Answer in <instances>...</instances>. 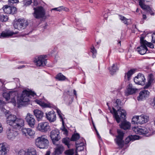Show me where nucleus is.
<instances>
[{"label": "nucleus", "mask_w": 155, "mask_h": 155, "mask_svg": "<svg viewBox=\"0 0 155 155\" xmlns=\"http://www.w3.org/2000/svg\"><path fill=\"white\" fill-rule=\"evenodd\" d=\"M6 122L7 124L12 127L14 125L17 117L14 115L10 114L9 115H6Z\"/></svg>", "instance_id": "a211bd4d"}, {"label": "nucleus", "mask_w": 155, "mask_h": 155, "mask_svg": "<svg viewBox=\"0 0 155 155\" xmlns=\"http://www.w3.org/2000/svg\"><path fill=\"white\" fill-rule=\"evenodd\" d=\"M120 19L124 24L127 25L129 24V21H130V19H127L124 16H120Z\"/></svg>", "instance_id": "c9c22d12"}, {"label": "nucleus", "mask_w": 155, "mask_h": 155, "mask_svg": "<svg viewBox=\"0 0 155 155\" xmlns=\"http://www.w3.org/2000/svg\"><path fill=\"white\" fill-rule=\"evenodd\" d=\"M34 12L33 13L35 18L37 19L43 18L46 14L45 9L42 6L33 7Z\"/></svg>", "instance_id": "7ed1b4c3"}, {"label": "nucleus", "mask_w": 155, "mask_h": 155, "mask_svg": "<svg viewBox=\"0 0 155 155\" xmlns=\"http://www.w3.org/2000/svg\"><path fill=\"white\" fill-rule=\"evenodd\" d=\"M3 96L6 101H8L10 97V94L9 93H5L3 94Z\"/></svg>", "instance_id": "a19ab883"}, {"label": "nucleus", "mask_w": 155, "mask_h": 155, "mask_svg": "<svg viewBox=\"0 0 155 155\" xmlns=\"http://www.w3.org/2000/svg\"><path fill=\"white\" fill-rule=\"evenodd\" d=\"M34 5L35 6H37L38 5V3L37 1H34L33 3Z\"/></svg>", "instance_id": "052dcab7"}, {"label": "nucleus", "mask_w": 155, "mask_h": 155, "mask_svg": "<svg viewBox=\"0 0 155 155\" xmlns=\"http://www.w3.org/2000/svg\"><path fill=\"white\" fill-rule=\"evenodd\" d=\"M35 93L29 90H24L20 97L18 98V101L20 103L22 102H27L30 101V96L34 97Z\"/></svg>", "instance_id": "f03ea898"}, {"label": "nucleus", "mask_w": 155, "mask_h": 155, "mask_svg": "<svg viewBox=\"0 0 155 155\" xmlns=\"http://www.w3.org/2000/svg\"><path fill=\"white\" fill-rule=\"evenodd\" d=\"M35 102L44 108L53 107V105L43 99L36 100L35 101Z\"/></svg>", "instance_id": "f3484780"}, {"label": "nucleus", "mask_w": 155, "mask_h": 155, "mask_svg": "<svg viewBox=\"0 0 155 155\" xmlns=\"http://www.w3.org/2000/svg\"><path fill=\"white\" fill-rule=\"evenodd\" d=\"M139 5L143 9L149 11L151 10L150 7L145 5L142 2H139Z\"/></svg>", "instance_id": "72a5a7b5"}, {"label": "nucleus", "mask_w": 155, "mask_h": 155, "mask_svg": "<svg viewBox=\"0 0 155 155\" xmlns=\"http://www.w3.org/2000/svg\"><path fill=\"white\" fill-rule=\"evenodd\" d=\"M3 131V128L1 123L0 122V133H2Z\"/></svg>", "instance_id": "13d9d810"}, {"label": "nucleus", "mask_w": 155, "mask_h": 155, "mask_svg": "<svg viewBox=\"0 0 155 155\" xmlns=\"http://www.w3.org/2000/svg\"><path fill=\"white\" fill-rule=\"evenodd\" d=\"M34 114L38 121L42 120L44 116V113L38 109H35L33 111Z\"/></svg>", "instance_id": "b1692460"}, {"label": "nucleus", "mask_w": 155, "mask_h": 155, "mask_svg": "<svg viewBox=\"0 0 155 155\" xmlns=\"http://www.w3.org/2000/svg\"><path fill=\"white\" fill-rule=\"evenodd\" d=\"M154 80L153 76L152 74H150L149 75V78L148 80V82L147 84L145 86L144 88H148L149 87L151 83L153 82Z\"/></svg>", "instance_id": "c756f323"}, {"label": "nucleus", "mask_w": 155, "mask_h": 155, "mask_svg": "<svg viewBox=\"0 0 155 155\" xmlns=\"http://www.w3.org/2000/svg\"><path fill=\"white\" fill-rule=\"evenodd\" d=\"M131 141H132V139L131 135L129 136L125 139V142L126 143H128Z\"/></svg>", "instance_id": "09e8293b"}, {"label": "nucleus", "mask_w": 155, "mask_h": 155, "mask_svg": "<svg viewBox=\"0 0 155 155\" xmlns=\"http://www.w3.org/2000/svg\"><path fill=\"white\" fill-rule=\"evenodd\" d=\"M142 41L144 45H145L146 46H148L151 48H154V46L152 43H149L146 41L144 40L143 38L142 39Z\"/></svg>", "instance_id": "58836bf2"}, {"label": "nucleus", "mask_w": 155, "mask_h": 155, "mask_svg": "<svg viewBox=\"0 0 155 155\" xmlns=\"http://www.w3.org/2000/svg\"><path fill=\"white\" fill-rule=\"evenodd\" d=\"M49 143L47 136L44 135L38 137L35 139V144L40 149H44L48 147Z\"/></svg>", "instance_id": "f257e3e1"}, {"label": "nucleus", "mask_w": 155, "mask_h": 155, "mask_svg": "<svg viewBox=\"0 0 155 155\" xmlns=\"http://www.w3.org/2000/svg\"><path fill=\"white\" fill-rule=\"evenodd\" d=\"M56 111L57 112L61 119V120L62 121V124H63V125L64 126V121L63 117L64 115L61 114V111L58 109H57Z\"/></svg>", "instance_id": "f704fd0d"}, {"label": "nucleus", "mask_w": 155, "mask_h": 155, "mask_svg": "<svg viewBox=\"0 0 155 155\" xmlns=\"http://www.w3.org/2000/svg\"><path fill=\"white\" fill-rule=\"evenodd\" d=\"M149 91L147 90L142 91L140 92L139 95L137 97L138 100L140 101L146 98L149 96Z\"/></svg>", "instance_id": "5701e85b"}, {"label": "nucleus", "mask_w": 155, "mask_h": 155, "mask_svg": "<svg viewBox=\"0 0 155 155\" xmlns=\"http://www.w3.org/2000/svg\"><path fill=\"white\" fill-rule=\"evenodd\" d=\"M63 6H60L58 7V11L61 12L63 10Z\"/></svg>", "instance_id": "4d7b16f0"}, {"label": "nucleus", "mask_w": 155, "mask_h": 155, "mask_svg": "<svg viewBox=\"0 0 155 155\" xmlns=\"http://www.w3.org/2000/svg\"><path fill=\"white\" fill-rule=\"evenodd\" d=\"M94 128L95 129V130L96 132V133H97V134L98 136V137L99 138V139H101V137L100 136L97 129H96V127H95L94 126Z\"/></svg>", "instance_id": "6e6d98bb"}, {"label": "nucleus", "mask_w": 155, "mask_h": 155, "mask_svg": "<svg viewBox=\"0 0 155 155\" xmlns=\"http://www.w3.org/2000/svg\"><path fill=\"white\" fill-rule=\"evenodd\" d=\"M131 136L132 139V141H133L136 140H138L139 138V137L137 135H134L133 136L131 135Z\"/></svg>", "instance_id": "3c124183"}, {"label": "nucleus", "mask_w": 155, "mask_h": 155, "mask_svg": "<svg viewBox=\"0 0 155 155\" xmlns=\"http://www.w3.org/2000/svg\"><path fill=\"white\" fill-rule=\"evenodd\" d=\"M46 57V55H43L36 57L34 60V62L36 63L37 66H44L47 63L46 59H45Z\"/></svg>", "instance_id": "1a4fd4ad"}, {"label": "nucleus", "mask_w": 155, "mask_h": 155, "mask_svg": "<svg viewBox=\"0 0 155 155\" xmlns=\"http://www.w3.org/2000/svg\"><path fill=\"white\" fill-rule=\"evenodd\" d=\"M6 133L8 138L11 140H14L18 134L16 129L12 127H9L7 130Z\"/></svg>", "instance_id": "0eeeda50"}, {"label": "nucleus", "mask_w": 155, "mask_h": 155, "mask_svg": "<svg viewBox=\"0 0 155 155\" xmlns=\"http://www.w3.org/2000/svg\"><path fill=\"white\" fill-rule=\"evenodd\" d=\"M74 91V94L75 95H76L77 93H76V91L75 90H74V91Z\"/></svg>", "instance_id": "774afa93"}, {"label": "nucleus", "mask_w": 155, "mask_h": 155, "mask_svg": "<svg viewBox=\"0 0 155 155\" xmlns=\"http://www.w3.org/2000/svg\"><path fill=\"white\" fill-rule=\"evenodd\" d=\"M91 52L93 53V58H95L96 57V55L97 54V51L94 47L91 48Z\"/></svg>", "instance_id": "a18cd8bd"}, {"label": "nucleus", "mask_w": 155, "mask_h": 155, "mask_svg": "<svg viewBox=\"0 0 155 155\" xmlns=\"http://www.w3.org/2000/svg\"><path fill=\"white\" fill-rule=\"evenodd\" d=\"M28 25L27 20L24 19H19L14 22L13 25L15 28L22 30L25 28Z\"/></svg>", "instance_id": "39448f33"}, {"label": "nucleus", "mask_w": 155, "mask_h": 155, "mask_svg": "<svg viewBox=\"0 0 155 155\" xmlns=\"http://www.w3.org/2000/svg\"><path fill=\"white\" fill-rule=\"evenodd\" d=\"M23 3L25 5H28L31 4L32 2L31 0H24Z\"/></svg>", "instance_id": "49530a36"}, {"label": "nucleus", "mask_w": 155, "mask_h": 155, "mask_svg": "<svg viewBox=\"0 0 155 155\" xmlns=\"http://www.w3.org/2000/svg\"><path fill=\"white\" fill-rule=\"evenodd\" d=\"M55 78L58 80L61 81H64L67 79L65 76L60 73H58L56 76Z\"/></svg>", "instance_id": "473e14b6"}, {"label": "nucleus", "mask_w": 155, "mask_h": 155, "mask_svg": "<svg viewBox=\"0 0 155 155\" xmlns=\"http://www.w3.org/2000/svg\"><path fill=\"white\" fill-rule=\"evenodd\" d=\"M152 131L150 129H148L146 127H143L140 128L139 134H148L147 136H150L152 134Z\"/></svg>", "instance_id": "a878e982"}, {"label": "nucleus", "mask_w": 155, "mask_h": 155, "mask_svg": "<svg viewBox=\"0 0 155 155\" xmlns=\"http://www.w3.org/2000/svg\"><path fill=\"white\" fill-rule=\"evenodd\" d=\"M22 135L24 136H29L31 138L33 137L35 133L34 130L31 128H22L21 130Z\"/></svg>", "instance_id": "ddd939ff"}, {"label": "nucleus", "mask_w": 155, "mask_h": 155, "mask_svg": "<svg viewBox=\"0 0 155 155\" xmlns=\"http://www.w3.org/2000/svg\"><path fill=\"white\" fill-rule=\"evenodd\" d=\"M110 71L111 74H113L118 70V67L117 64H113L111 68H110Z\"/></svg>", "instance_id": "2f4dec72"}, {"label": "nucleus", "mask_w": 155, "mask_h": 155, "mask_svg": "<svg viewBox=\"0 0 155 155\" xmlns=\"http://www.w3.org/2000/svg\"><path fill=\"white\" fill-rule=\"evenodd\" d=\"M74 153V150L73 149L68 150L65 151V153L68 155H73Z\"/></svg>", "instance_id": "79ce46f5"}, {"label": "nucleus", "mask_w": 155, "mask_h": 155, "mask_svg": "<svg viewBox=\"0 0 155 155\" xmlns=\"http://www.w3.org/2000/svg\"><path fill=\"white\" fill-rule=\"evenodd\" d=\"M147 18V16L146 15H143V19L145 20Z\"/></svg>", "instance_id": "0e129e2a"}, {"label": "nucleus", "mask_w": 155, "mask_h": 155, "mask_svg": "<svg viewBox=\"0 0 155 155\" xmlns=\"http://www.w3.org/2000/svg\"><path fill=\"white\" fill-rule=\"evenodd\" d=\"M120 127L124 130L128 129L130 127V124L126 121H124L120 125Z\"/></svg>", "instance_id": "bb28decb"}, {"label": "nucleus", "mask_w": 155, "mask_h": 155, "mask_svg": "<svg viewBox=\"0 0 155 155\" xmlns=\"http://www.w3.org/2000/svg\"><path fill=\"white\" fill-rule=\"evenodd\" d=\"M25 120L30 127L31 128L34 127L36 120L33 115L29 113H28L25 117Z\"/></svg>", "instance_id": "6e6552de"}, {"label": "nucleus", "mask_w": 155, "mask_h": 155, "mask_svg": "<svg viewBox=\"0 0 155 155\" xmlns=\"http://www.w3.org/2000/svg\"><path fill=\"white\" fill-rule=\"evenodd\" d=\"M26 150L21 149L18 152V155H26Z\"/></svg>", "instance_id": "37998d69"}, {"label": "nucleus", "mask_w": 155, "mask_h": 155, "mask_svg": "<svg viewBox=\"0 0 155 155\" xmlns=\"http://www.w3.org/2000/svg\"><path fill=\"white\" fill-rule=\"evenodd\" d=\"M146 81L144 75L141 74H139L134 79V82L137 84L144 85Z\"/></svg>", "instance_id": "f8f14e48"}, {"label": "nucleus", "mask_w": 155, "mask_h": 155, "mask_svg": "<svg viewBox=\"0 0 155 155\" xmlns=\"http://www.w3.org/2000/svg\"><path fill=\"white\" fill-rule=\"evenodd\" d=\"M148 120L149 117L148 116L142 115L134 116L133 117L132 121L134 124H142L147 122Z\"/></svg>", "instance_id": "20e7f679"}, {"label": "nucleus", "mask_w": 155, "mask_h": 155, "mask_svg": "<svg viewBox=\"0 0 155 155\" xmlns=\"http://www.w3.org/2000/svg\"><path fill=\"white\" fill-rule=\"evenodd\" d=\"M137 89L134 87L132 84H130L127 86L126 89L125 91V95L128 96L130 95H132L135 94Z\"/></svg>", "instance_id": "4468645a"}, {"label": "nucleus", "mask_w": 155, "mask_h": 155, "mask_svg": "<svg viewBox=\"0 0 155 155\" xmlns=\"http://www.w3.org/2000/svg\"><path fill=\"white\" fill-rule=\"evenodd\" d=\"M113 109L114 117L118 123H119L120 121V118L118 115V113L120 114V117L124 119L125 118L126 114L125 110L121 108L118 109L117 111L114 108H113Z\"/></svg>", "instance_id": "423d86ee"}, {"label": "nucleus", "mask_w": 155, "mask_h": 155, "mask_svg": "<svg viewBox=\"0 0 155 155\" xmlns=\"http://www.w3.org/2000/svg\"><path fill=\"white\" fill-rule=\"evenodd\" d=\"M76 147L77 149L78 150V148L80 147H81V150H83L84 148L83 146L84 145V143L83 142H81L80 143H76Z\"/></svg>", "instance_id": "c03bdc74"}, {"label": "nucleus", "mask_w": 155, "mask_h": 155, "mask_svg": "<svg viewBox=\"0 0 155 155\" xmlns=\"http://www.w3.org/2000/svg\"><path fill=\"white\" fill-rule=\"evenodd\" d=\"M152 42L155 43V33L153 34L152 36Z\"/></svg>", "instance_id": "5fc2aeb1"}, {"label": "nucleus", "mask_w": 155, "mask_h": 155, "mask_svg": "<svg viewBox=\"0 0 155 155\" xmlns=\"http://www.w3.org/2000/svg\"><path fill=\"white\" fill-rule=\"evenodd\" d=\"M60 132L58 129L53 130L51 132L50 137L54 144L60 139Z\"/></svg>", "instance_id": "9b49d317"}, {"label": "nucleus", "mask_w": 155, "mask_h": 155, "mask_svg": "<svg viewBox=\"0 0 155 155\" xmlns=\"http://www.w3.org/2000/svg\"><path fill=\"white\" fill-rule=\"evenodd\" d=\"M63 10L65 11L66 12H68L69 11V9L68 8L65 7H64V6H63Z\"/></svg>", "instance_id": "bf43d9fd"}, {"label": "nucleus", "mask_w": 155, "mask_h": 155, "mask_svg": "<svg viewBox=\"0 0 155 155\" xmlns=\"http://www.w3.org/2000/svg\"><path fill=\"white\" fill-rule=\"evenodd\" d=\"M18 32H14L10 31H3L1 34L0 37L1 38H4L12 36L14 34H16Z\"/></svg>", "instance_id": "393cba45"}, {"label": "nucleus", "mask_w": 155, "mask_h": 155, "mask_svg": "<svg viewBox=\"0 0 155 155\" xmlns=\"http://www.w3.org/2000/svg\"><path fill=\"white\" fill-rule=\"evenodd\" d=\"M142 39L143 38L141 37L140 38L141 45L140 46L138 47L137 49V51L141 55H143L145 54L148 50L147 47L143 42Z\"/></svg>", "instance_id": "dca6fc26"}, {"label": "nucleus", "mask_w": 155, "mask_h": 155, "mask_svg": "<svg viewBox=\"0 0 155 155\" xmlns=\"http://www.w3.org/2000/svg\"><path fill=\"white\" fill-rule=\"evenodd\" d=\"M121 103V101L119 99H117L116 100L115 103H114V106L116 107H118V105L120 104Z\"/></svg>", "instance_id": "8fccbe9b"}, {"label": "nucleus", "mask_w": 155, "mask_h": 155, "mask_svg": "<svg viewBox=\"0 0 155 155\" xmlns=\"http://www.w3.org/2000/svg\"><path fill=\"white\" fill-rule=\"evenodd\" d=\"M69 140L68 139L64 138L63 139L62 142L64 143L66 145H67L68 148H69Z\"/></svg>", "instance_id": "de8ad7c7"}, {"label": "nucleus", "mask_w": 155, "mask_h": 155, "mask_svg": "<svg viewBox=\"0 0 155 155\" xmlns=\"http://www.w3.org/2000/svg\"><path fill=\"white\" fill-rule=\"evenodd\" d=\"M25 67V65H23L22 66H20V67H18V69H21V68H24Z\"/></svg>", "instance_id": "69168bd1"}, {"label": "nucleus", "mask_w": 155, "mask_h": 155, "mask_svg": "<svg viewBox=\"0 0 155 155\" xmlns=\"http://www.w3.org/2000/svg\"><path fill=\"white\" fill-rule=\"evenodd\" d=\"M8 19V16L6 15H4L2 14H0V21L5 22Z\"/></svg>", "instance_id": "e433bc0d"}, {"label": "nucleus", "mask_w": 155, "mask_h": 155, "mask_svg": "<svg viewBox=\"0 0 155 155\" xmlns=\"http://www.w3.org/2000/svg\"><path fill=\"white\" fill-rule=\"evenodd\" d=\"M26 155H37L36 149L33 147H29L26 149Z\"/></svg>", "instance_id": "cd10ccee"}, {"label": "nucleus", "mask_w": 155, "mask_h": 155, "mask_svg": "<svg viewBox=\"0 0 155 155\" xmlns=\"http://www.w3.org/2000/svg\"><path fill=\"white\" fill-rule=\"evenodd\" d=\"M132 130L135 133L139 134V132L140 128H139L137 126H134L132 127Z\"/></svg>", "instance_id": "ea45409f"}, {"label": "nucleus", "mask_w": 155, "mask_h": 155, "mask_svg": "<svg viewBox=\"0 0 155 155\" xmlns=\"http://www.w3.org/2000/svg\"><path fill=\"white\" fill-rule=\"evenodd\" d=\"M52 10H55V11H58V8H54L51 9V11H52Z\"/></svg>", "instance_id": "680f3d73"}, {"label": "nucleus", "mask_w": 155, "mask_h": 155, "mask_svg": "<svg viewBox=\"0 0 155 155\" xmlns=\"http://www.w3.org/2000/svg\"><path fill=\"white\" fill-rule=\"evenodd\" d=\"M62 128H61L62 130L64 132V134H68V131L67 129L64 127V125L63 126L62 125Z\"/></svg>", "instance_id": "603ef678"}, {"label": "nucleus", "mask_w": 155, "mask_h": 155, "mask_svg": "<svg viewBox=\"0 0 155 155\" xmlns=\"http://www.w3.org/2000/svg\"><path fill=\"white\" fill-rule=\"evenodd\" d=\"M135 70L132 69L129 71L127 73L125 74L124 78L125 80L129 81L132 75L134 73Z\"/></svg>", "instance_id": "7c9ffc66"}, {"label": "nucleus", "mask_w": 155, "mask_h": 155, "mask_svg": "<svg viewBox=\"0 0 155 155\" xmlns=\"http://www.w3.org/2000/svg\"><path fill=\"white\" fill-rule=\"evenodd\" d=\"M117 132L118 135L117 136V138L115 139V141L118 145L120 147H122V146L123 141L124 133L121 130H118Z\"/></svg>", "instance_id": "2eb2a0df"}, {"label": "nucleus", "mask_w": 155, "mask_h": 155, "mask_svg": "<svg viewBox=\"0 0 155 155\" xmlns=\"http://www.w3.org/2000/svg\"><path fill=\"white\" fill-rule=\"evenodd\" d=\"M3 8L4 12L8 14H14L16 11V8L15 7H11L8 5H5Z\"/></svg>", "instance_id": "6ab92c4d"}, {"label": "nucleus", "mask_w": 155, "mask_h": 155, "mask_svg": "<svg viewBox=\"0 0 155 155\" xmlns=\"http://www.w3.org/2000/svg\"><path fill=\"white\" fill-rule=\"evenodd\" d=\"M24 125V121L23 119L17 118L13 127L16 129H18L23 126Z\"/></svg>", "instance_id": "4be33fe9"}, {"label": "nucleus", "mask_w": 155, "mask_h": 155, "mask_svg": "<svg viewBox=\"0 0 155 155\" xmlns=\"http://www.w3.org/2000/svg\"><path fill=\"white\" fill-rule=\"evenodd\" d=\"M80 137V135L78 133L74 134L72 136L71 140L72 141H76Z\"/></svg>", "instance_id": "4c0bfd02"}, {"label": "nucleus", "mask_w": 155, "mask_h": 155, "mask_svg": "<svg viewBox=\"0 0 155 155\" xmlns=\"http://www.w3.org/2000/svg\"><path fill=\"white\" fill-rule=\"evenodd\" d=\"M153 101H154L153 107H154V108H155V97L154 98Z\"/></svg>", "instance_id": "338daca9"}, {"label": "nucleus", "mask_w": 155, "mask_h": 155, "mask_svg": "<svg viewBox=\"0 0 155 155\" xmlns=\"http://www.w3.org/2000/svg\"><path fill=\"white\" fill-rule=\"evenodd\" d=\"M64 148L62 145H58L55 149V154H61L63 151Z\"/></svg>", "instance_id": "c85d7f7f"}, {"label": "nucleus", "mask_w": 155, "mask_h": 155, "mask_svg": "<svg viewBox=\"0 0 155 155\" xmlns=\"http://www.w3.org/2000/svg\"><path fill=\"white\" fill-rule=\"evenodd\" d=\"M36 129L38 130L46 132L50 130V126L48 122H42L38 124Z\"/></svg>", "instance_id": "9d476101"}, {"label": "nucleus", "mask_w": 155, "mask_h": 155, "mask_svg": "<svg viewBox=\"0 0 155 155\" xmlns=\"http://www.w3.org/2000/svg\"><path fill=\"white\" fill-rule=\"evenodd\" d=\"M8 150L7 144L5 142L0 143V155H7Z\"/></svg>", "instance_id": "412c9836"}, {"label": "nucleus", "mask_w": 155, "mask_h": 155, "mask_svg": "<svg viewBox=\"0 0 155 155\" xmlns=\"http://www.w3.org/2000/svg\"><path fill=\"white\" fill-rule=\"evenodd\" d=\"M50 152L49 151H48L46 152V153L45 155H50Z\"/></svg>", "instance_id": "e2e57ef3"}, {"label": "nucleus", "mask_w": 155, "mask_h": 155, "mask_svg": "<svg viewBox=\"0 0 155 155\" xmlns=\"http://www.w3.org/2000/svg\"><path fill=\"white\" fill-rule=\"evenodd\" d=\"M47 119L50 122H53L56 120V115L55 112L52 110L46 114Z\"/></svg>", "instance_id": "aec40b11"}, {"label": "nucleus", "mask_w": 155, "mask_h": 155, "mask_svg": "<svg viewBox=\"0 0 155 155\" xmlns=\"http://www.w3.org/2000/svg\"><path fill=\"white\" fill-rule=\"evenodd\" d=\"M9 2L12 4L17 3L18 2V0H8Z\"/></svg>", "instance_id": "864d4df0"}]
</instances>
